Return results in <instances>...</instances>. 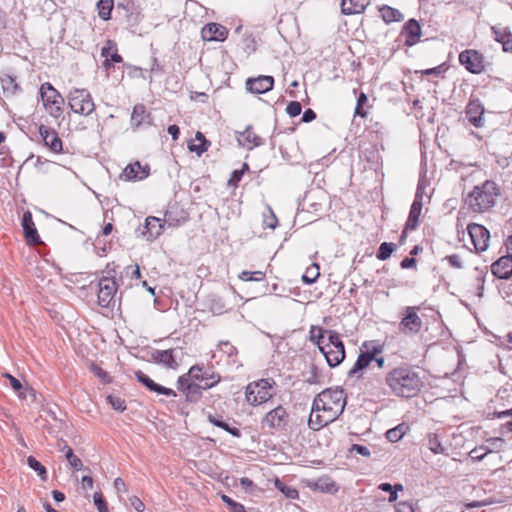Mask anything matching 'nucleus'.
Instances as JSON below:
<instances>
[{"label": "nucleus", "instance_id": "obj_50", "mask_svg": "<svg viewBox=\"0 0 512 512\" xmlns=\"http://www.w3.org/2000/svg\"><path fill=\"white\" fill-rule=\"evenodd\" d=\"M276 486L287 498L297 499L299 496V493L295 488L286 486L279 480H276Z\"/></svg>", "mask_w": 512, "mask_h": 512}, {"label": "nucleus", "instance_id": "obj_48", "mask_svg": "<svg viewBox=\"0 0 512 512\" xmlns=\"http://www.w3.org/2000/svg\"><path fill=\"white\" fill-rule=\"evenodd\" d=\"M367 101H368L367 95L364 92H361L357 99V103H356V107H355V111H354L355 115H358L361 117H366L367 113L363 109V106L367 103Z\"/></svg>", "mask_w": 512, "mask_h": 512}, {"label": "nucleus", "instance_id": "obj_58", "mask_svg": "<svg viewBox=\"0 0 512 512\" xmlns=\"http://www.w3.org/2000/svg\"><path fill=\"white\" fill-rule=\"evenodd\" d=\"M350 451L356 452L357 454L365 457H369L371 455L369 448L360 444H353Z\"/></svg>", "mask_w": 512, "mask_h": 512}, {"label": "nucleus", "instance_id": "obj_59", "mask_svg": "<svg viewBox=\"0 0 512 512\" xmlns=\"http://www.w3.org/2000/svg\"><path fill=\"white\" fill-rule=\"evenodd\" d=\"M111 44H112V42L110 40H108L106 46H104L101 49V55L106 58V60L104 61V66L106 68L111 66V64L109 63V58H108L109 56L111 57Z\"/></svg>", "mask_w": 512, "mask_h": 512}, {"label": "nucleus", "instance_id": "obj_55", "mask_svg": "<svg viewBox=\"0 0 512 512\" xmlns=\"http://www.w3.org/2000/svg\"><path fill=\"white\" fill-rule=\"evenodd\" d=\"M443 260H446L452 268H463V262L458 254L447 255Z\"/></svg>", "mask_w": 512, "mask_h": 512}, {"label": "nucleus", "instance_id": "obj_19", "mask_svg": "<svg viewBox=\"0 0 512 512\" xmlns=\"http://www.w3.org/2000/svg\"><path fill=\"white\" fill-rule=\"evenodd\" d=\"M39 134L44 142V145L48 147L52 152H62L63 142L54 129L45 125H41L39 127Z\"/></svg>", "mask_w": 512, "mask_h": 512}, {"label": "nucleus", "instance_id": "obj_26", "mask_svg": "<svg viewBox=\"0 0 512 512\" xmlns=\"http://www.w3.org/2000/svg\"><path fill=\"white\" fill-rule=\"evenodd\" d=\"M201 34L205 41H224L228 36V30L221 24L209 23L202 28Z\"/></svg>", "mask_w": 512, "mask_h": 512}, {"label": "nucleus", "instance_id": "obj_28", "mask_svg": "<svg viewBox=\"0 0 512 512\" xmlns=\"http://www.w3.org/2000/svg\"><path fill=\"white\" fill-rule=\"evenodd\" d=\"M335 421L331 415L327 414L325 411L316 410L314 403L312 404V410L308 419V426L310 429L317 431L328 425L329 423Z\"/></svg>", "mask_w": 512, "mask_h": 512}, {"label": "nucleus", "instance_id": "obj_23", "mask_svg": "<svg viewBox=\"0 0 512 512\" xmlns=\"http://www.w3.org/2000/svg\"><path fill=\"white\" fill-rule=\"evenodd\" d=\"M135 377L142 385H144L151 392H155L157 394H162L167 397H176V395H177L173 389L166 388L160 384H157L148 375H146L142 371H136Z\"/></svg>", "mask_w": 512, "mask_h": 512}, {"label": "nucleus", "instance_id": "obj_15", "mask_svg": "<svg viewBox=\"0 0 512 512\" xmlns=\"http://www.w3.org/2000/svg\"><path fill=\"white\" fill-rule=\"evenodd\" d=\"M468 234L477 252H484L488 248L490 233L483 225L471 223L467 227Z\"/></svg>", "mask_w": 512, "mask_h": 512}, {"label": "nucleus", "instance_id": "obj_14", "mask_svg": "<svg viewBox=\"0 0 512 512\" xmlns=\"http://www.w3.org/2000/svg\"><path fill=\"white\" fill-rule=\"evenodd\" d=\"M177 388L184 393L186 401L191 403L198 402L201 399L202 391L204 390L203 387H201V384L193 382L184 374L178 378Z\"/></svg>", "mask_w": 512, "mask_h": 512}, {"label": "nucleus", "instance_id": "obj_31", "mask_svg": "<svg viewBox=\"0 0 512 512\" xmlns=\"http://www.w3.org/2000/svg\"><path fill=\"white\" fill-rule=\"evenodd\" d=\"M370 0H342L341 12L344 15H353L362 13L369 5Z\"/></svg>", "mask_w": 512, "mask_h": 512}, {"label": "nucleus", "instance_id": "obj_3", "mask_svg": "<svg viewBox=\"0 0 512 512\" xmlns=\"http://www.w3.org/2000/svg\"><path fill=\"white\" fill-rule=\"evenodd\" d=\"M316 410L325 411L335 420L343 413L346 405V394L342 388H327L313 400Z\"/></svg>", "mask_w": 512, "mask_h": 512}, {"label": "nucleus", "instance_id": "obj_32", "mask_svg": "<svg viewBox=\"0 0 512 512\" xmlns=\"http://www.w3.org/2000/svg\"><path fill=\"white\" fill-rule=\"evenodd\" d=\"M207 419L211 424L225 430L232 436H234L236 438L241 437L240 429H238L237 427L230 426V424L227 421H225L221 415L209 413L207 415Z\"/></svg>", "mask_w": 512, "mask_h": 512}, {"label": "nucleus", "instance_id": "obj_4", "mask_svg": "<svg viewBox=\"0 0 512 512\" xmlns=\"http://www.w3.org/2000/svg\"><path fill=\"white\" fill-rule=\"evenodd\" d=\"M291 417L287 409L278 405L268 411L261 419L262 429H267L271 434L285 433L290 426Z\"/></svg>", "mask_w": 512, "mask_h": 512}, {"label": "nucleus", "instance_id": "obj_64", "mask_svg": "<svg viewBox=\"0 0 512 512\" xmlns=\"http://www.w3.org/2000/svg\"><path fill=\"white\" fill-rule=\"evenodd\" d=\"M316 116V113L312 109L308 108L307 110L304 111L302 115V121L305 123H309L315 120Z\"/></svg>", "mask_w": 512, "mask_h": 512}, {"label": "nucleus", "instance_id": "obj_60", "mask_svg": "<svg viewBox=\"0 0 512 512\" xmlns=\"http://www.w3.org/2000/svg\"><path fill=\"white\" fill-rule=\"evenodd\" d=\"M130 505L137 511V512H144L145 505L144 503L137 497L132 496L130 499Z\"/></svg>", "mask_w": 512, "mask_h": 512}, {"label": "nucleus", "instance_id": "obj_13", "mask_svg": "<svg viewBox=\"0 0 512 512\" xmlns=\"http://www.w3.org/2000/svg\"><path fill=\"white\" fill-rule=\"evenodd\" d=\"M330 344H333L334 350H327L325 352V359L327 364L334 368L342 363L345 358L344 343L340 339L338 332H329Z\"/></svg>", "mask_w": 512, "mask_h": 512}, {"label": "nucleus", "instance_id": "obj_49", "mask_svg": "<svg viewBox=\"0 0 512 512\" xmlns=\"http://www.w3.org/2000/svg\"><path fill=\"white\" fill-rule=\"evenodd\" d=\"M94 505L96 506L98 512H109L108 504L104 499L101 492H95L93 495Z\"/></svg>", "mask_w": 512, "mask_h": 512}, {"label": "nucleus", "instance_id": "obj_6", "mask_svg": "<svg viewBox=\"0 0 512 512\" xmlns=\"http://www.w3.org/2000/svg\"><path fill=\"white\" fill-rule=\"evenodd\" d=\"M39 93L49 115L54 118H59L62 115L65 102L62 95L49 82H45L41 85Z\"/></svg>", "mask_w": 512, "mask_h": 512}, {"label": "nucleus", "instance_id": "obj_10", "mask_svg": "<svg viewBox=\"0 0 512 512\" xmlns=\"http://www.w3.org/2000/svg\"><path fill=\"white\" fill-rule=\"evenodd\" d=\"M184 375L188 376L193 382L201 384V387L206 390L214 387L221 380L220 375L204 370V368L199 365L192 366Z\"/></svg>", "mask_w": 512, "mask_h": 512}, {"label": "nucleus", "instance_id": "obj_8", "mask_svg": "<svg viewBox=\"0 0 512 512\" xmlns=\"http://www.w3.org/2000/svg\"><path fill=\"white\" fill-rule=\"evenodd\" d=\"M460 64L472 74H481L486 70L488 62L484 55L475 49H466L459 54Z\"/></svg>", "mask_w": 512, "mask_h": 512}, {"label": "nucleus", "instance_id": "obj_54", "mask_svg": "<svg viewBox=\"0 0 512 512\" xmlns=\"http://www.w3.org/2000/svg\"><path fill=\"white\" fill-rule=\"evenodd\" d=\"M302 106L298 101H291L287 107L286 112L290 117H296L301 114Z\"/></svg>", "mask_w": 512, "mask_h": 512}, {"label": "nucleus", "instance_id": "obj_35", "mask_svg": "<svg viewBox=\"0 0 512 512\" xmlns=\"http://www.w3.org/2000/svg\"><path fill=\"white\" fill-rule=\"evenodd\" d=\"M381 18L386 23L400 22L403 20V14L395 8L384 5L379 9Z\"/></svg>", "mask_w": 512, "mask_h": 512}, {"label": "nucleus", "instance_id": "obj_61", "mask_svg": "<svg viewBox=\"0 0 512 512\" xmlns=\"http://www.w3.org/2000/svg\"><path fill=\"white\" fill-rule=\"evenodd\" d=\"M395 512H414V509L411 503L402 501L395 506Z\"/></svg>", "mask_w": 512, "mask_h": 512}, {"label": "nucleus", "instance_id": "obj_47", "mask_svg": "<svg viewBox=\"0 0 512 512\" xmlns=\"http://www.w3.org/2000/svg\"><path fill=\"white\" fill-rule=\"evenodd\" d=\"M249 169V166L247 163H244L243 164V169L242 170H234L228 180V185L229 186H233V187H237L239 182L241 181L242 179V176L244 174V170H247Z\"/></svg>", "mask_w": 512, "mask_h": 512}, {"label": "nucleus", "instance_id": "obj_46", "mask_svg": "<svg viewBox=\"0 0 512 512\" xmlns=\"http://www.w3.org/2000/svg\"><path fill=\"white\" fill-rule=\"evenodd\" d=\"M107 402L112 406V408L118 412H123L126 410V402L119 396L116 395H108Z\"/></svg>", "mask_w": 512, "mask_h": 512}, {"label": "nucleus", "instance_id": "obj_38", "mask_svg": "<svg viewBox=\"0 0 512 512\" xmlns=\"http://www.w3.org/2000/svg\"><path fill=\"white\" fill-rule=\"evenodd\" d=\"M99 17L103 20H108L111 17L113 9V0H99L97 3Z\"/></svg>", "mask_w": 512, "mask_h": 512}, {"label": "nucleus", "instance_id": "obj_44", "mask_svg": "<svg viewBox=\"0 0 512 512\" xmlns=\"http://www.w3.org/2000/svg\"><path fill=\"white\" fill-rule=\"evenodd\" d=\"M316 489L322 492H332L336 491V485L330 478H320L315 483Z\"/></svg>", "mask_w": 512, "mask_h": 512}, {"label": "nucleus", "instance_id": "obj_16", "mask_svg": "<svg viewBox=\"0 0 512 512\" xmlns=\"http://www.w3.org/2000/svg\"><path fill=\"white\" fill-rule=\"evenodd\" d=\"M149 174V165H141L139 161H136L128 164L119 177L121 180L125 181H141L147 178Z\"/></svg>", "mask_w": 512, "mask_h": 512}, {"label": "nucleus", "instance_id": "obj_29", "mask_svg": "<svg viewBox=\"0 0 512 512\" xmlns=\"http://www.w3.org/2000/svg\"><path fill=\"white\" fill-rule=\"evenodd\" d=\"M494 40L502 45V50L506 53H512V32L508 27H491Z\"/></svg>", "mask_w": 512, "mask_h": 512}, {"label": "nucleus", "instance_id": "obj_41", "mask_svg": "<svg viewBox=\"0 0 512 512\" xmlns=\"http://www.w3.org/2000/svg\"><path fill=\"white\" fill-rule=\"evenodd\" d=\"M146 108L142 104L135 105L131 115V121L135 126H140L146 117Z\"/></svg>", "mask_w": 512, "mask_h": 512}, {"label": "nucleus", "instance_id": "obj_34", "mask_svg": "<svg viewBox=\"0 0 512 512\" xmlns=\"http://www.w3.org/2000/svg\"><path fill=\"white\" fill-rule=\"evenodd\" d=\"M329 332L335 331L323 329L320 326H311L309 331V339L312 343L319 347L326 339H329Z\"/></svg>", "mask_w": 512, "mask_h": 512}, {"label": "nucleus", "instance_id": "obj_12", "mask_svg": "<svg viewBox=\"0 0 512 512\" xmlns=\"http://www.w3.org/2000/svg\"><path fill=\"white\" fill-rule=\"evenodd\" d=\"M382 353V347L377 345L373 346L371 349L367 351H362L358 357L353 367L348 371L349 378H360L362 376V371L367 368L370 363L375 358V355H379Z\"/></svg>", "mask_w": 512, "mask_h": 512}, {"label": "nucleus", "instance_id": "obj_39", "mask_svg": "<svg viewBox=\"0 0 512 512\" xmlns=\"http://www.w3.org/2000/svg\"><path fill=\"white\" fill-rule=\"evenodd\" d=\"M407 429L408 426H406L405 424H399L386 432V438L390 442H397L405 435Z\"/></svg>", "mask_w": 512, "mask_h": 512}, {"label": "nucleus", "instance_id": "obj_22", "mask_svg": "<svg viewBox=\"0 0 512 512\" xmlns=\"http://www.w3.org/2000/svg\"><path fill=\"white\" fill-rule=\"evenodd\" d=\"M177 349H167V350H154L151 353L152 360L169 369H176L178 367L177 358Z\"/></svg>", "mask_w": 512, "mask_h": 512}, {"label": "nucleus", "instance_id": "obj_25", "mask_svg": "<svg viewBox=\"0 0 512 512\" xmlns=\"http://www.w3.org/2000/svg\"><path fill=\"white\" fill-rule=\"evenodd\" d=\"M21 224H22L26 242L29 245L35 246V245L41 243V240H40L38 231L35 227L31 212L27 211L23 214Z\"/></svg>", "mask_w": 512, "mask_h": 512}, {"label": "nucleus", "instance_id": "obj_36", "mask_svg": "<svg viewBox=\"0 0 512 512\" xmlns=\"http://www.w3.org/2000/svg\"><path fill=\"white\" fill-rule=\"evenodd\" d=\"M4 377H6L9 380L11 387L15 392H17L20 398L26 399L27 392L33 394V389L31 387H23L22 383L11 374L5 373Z\"/></svg>", "mask_w": 512, "mask_h": 512}, {"label": "nucleus", "instance_id": "obj_53", "mask_svg": "<svg viewBox=\"0 0 512 512\" xmlns=\"http://www.w3.org/2000/svg\"><path fill=\"white\" fill-rule=\"evenodd\" d=\"M219 349L228 357H233L237 354V349L229 341H221Z\"/></svg>", "mask_w": 512, "mask_h": 512}, {"label": "nucleus", "instance_id": "obj_1", "mask_svg": "<svg viewBox=\"0 0 512 512\" xmlns=\"http://www.w3.org/2000/svg\"><path fill=\"white\" fill-rule=\"evenodd\" d=\"M385 384L393 395L411 398L421 391L423 381L413 367L404 364L391 369L386 374Z\"/></svg>", "mask_w": 512, "mask_h": 512}, {"label": "nucleus", "instance_id": "obj_24", "mask_svg": "<svg viewBox=\"0 0 512 512\" xmlns=\"http://www.w3.org/2000/svg\"><path fill=\"white\" fill-rule=\"evenodd\" d=\"M237 141L240 146L249 150L264 144L263 139L254 132L251 125H248L244 131L237 132Z\"/></svg>", "mask_w": 512, "mask_h": 512}, {"label": "nucleus", "instance_id": "obj_63", "mask_svg": "<svg viewBox=\"0 0 512 512\" xmlns=\"http://www.w3.org/2000/svg\"><path fill=\"white\" fill-rule=\"evenodd\" d=\"M114 487L117 490L118 493H126L128 491L127 486L124 482V480L120 477H117L114 480Z\"/></svg>", "mask_w": 512, "mask_h": 512}, {"label": "nucleus", "instance_id": "obj_18", "mask_svg": "<svg viewBox=\"0 0 512 512\" xmlns=\"http://www.w3.org/2000/svg\"><path fill=\"white\" fill-rule=\"evenodd\" d=\"M401 37H404V44L408 47L415 45L422 36V30L416 19H409L402 27Z\"/></svg>", "mask_w": 512, "mask_h": 512}, {"label": "nucleus", "instance_id": "obj_17", "mask_svg": "<svg viewBox=\"0 0 512 512\" xmlns=\"http://www.w3.org/2000/svg\"><path fill=\"white\" fill-rule=\"evenodd\" d=\"M422 199H423V190L421 183H418L417 191L415 194L414 201L410 207L409 215L406 221V230H415L418 226V220L422 211Z\"/></svg>", "mask_w": 512, "mask_h": 512}, {"label": "nucleus", "instance_id": "obj_11", "mask_svg": "<svg viewBox=\"0 0 512 512\" xmlns=\"http://www.w3.org/2000/svg\"><path fill=\"white\" fill-rule=\"evenodd\" d=\"M118 286L113 277H102L98 282V304L108 308L114 304Z\"/></svg>", "mask_w": 512, "mask_h": 512}, {"label": "nucleus", "instance_id": "obj_7", "mask_svg": "<svg viewBox=\"0 0 512 512\" xmlns=\"http://www.w3.org/2000/svg\"><path fill=\"white\" fill-rule=\"evenodd\" d=\"M68 105L74 113L82 116H88L95 110V103L87 89H72L68 95Z\"/></svg>", "mask_w": 512, "mask_h": 512}, {"label": "nucleus", "instance_id": "obj_56", "mask_svg": "<svg viewBox=\"0 0 512 512\" xmlns=\"http://www.w3.org/2000/svg\"><path fill=\"white\" fill-rule=\"evenodd\" d=\"M482 450H484L483 447L474 448L473 450H471L470 454H469L471 459L474 461H481L484 459V457L486 456L487 453L492 452L491 449H487L484 452H481Z\"/></svg>", "mask_w": 512, "mask_h": 512}, {"label": "nucleus", "instance_id": "obj_21", "mask_svg": "<svg viewBox=\"0 0 512 512\" xmlns=\"http://www.w3.org/2000/svg\"><path fill=\"white\" fill-rule=\"evenodd\" d=\"M484 107L479 99H471L465 110L466 118L476 128L484 125Z\"/></svg>", "mask_w": 512, "mask_h": 512}, {"label": "nucleus", "instance_id": "obj_5", "mask_svg": "<svg viewBox=\"0 0 512 512\" xmlns=\"http://www.w3.org/2000/svg\"><path fill=\"white\" fill-rule=\"evenodd\" d=\"M275 382L271 379H260L251 382L245 390L246 401L253 406L268 402L273 396Z\"/></svg>", "mask_w": 512, "mask_h": 512}, {"label": "nucleus", "instance_id": "obj_52", "mask_svg": "<svg viewBox=\"0 0 512 512\" xmlns=\"http://www.w3.org/2000/svg\"><path fill=\"white\" fill-rule=\"evenodd\" d=\"M209 146H210V141H205V142H202L199 144H195V143L191 142L188 144V149L191 152H195L198 156H201L204 152H206L208 150Z\"/></svg>", "mask_w": 512, "mask_h": 512}, {"label": "nucleus", "instance_id": "obj_2", "mask_svg": "<svg viewBox=\"0 0 512 512\" xmlns=\"http://www.w3.org/2000/svg\"><path fill=\"white\" fill-rule=\"evenodd\" d=\"M499 194L498 185L492 180H486L473 188L465 202L473 212L485 213L495 206Z\"/></svg>", "mask_w": 512, "mask_h": 512}, {"label": "nucleus", "instance_id": "obj_20", "mask_svg": "<svg viewBox=\"0 0 512 512\" xmlns=\"http://www.w3.org/2000/svg\"><path fill=\"white\" fill-rule=\"evenodd\" d=\"M245 85L249 92L263 94L273 89L274 78L272 76L260 75L257 78H248Z\"/></svg>", "mask_w": 512, "mask_h": 512}, {"label": "nucleus", "instance_id": "obj_57", "mask_svg": "<svg viewBox=\"0 0 512 512\" xmlns=\"http://www.w3.org/2000/svg\"><path fill=\"white\" fill-rule=\"evenodd\" d=\"M92 372L94 373L95 376H97L98 378H100L101 380H103L104 382L106 383H109L111 382V378L110 376L108 375V373L106 371H104L102 368L98 367V366H95L93 365L92 366Z\"/></svg>", "mask_w": 512, "mask_h": 512}, {"label": "nucleus", "instance_id": "obj_27", "mask_svg": "<svg viewBox=\"0 0 512 512\" xmlns=\"http://www.w3.org/2000/svg\"><path fill=\"white\" fill-rule=\"evenodd\" d=\"M491 271L499 279H508L512 275V255L500 257L491 265Z\"/></svg>", "mask_w": 512, "mask_h": 512}, {"label": "nucleus", "instance_id": "obj_42", "mask_svg": "<svg viewBox=\"0 0 512 512\" xmlns=\"http://www.w3.org/2000/svg\"><path fill=\"white\" fill-rule=\"evenodd\" d=\"M28 466L37 472L40 478L45 481L47 479V470L46 468L33 456H29L27 458Z\"/></svg>", "mask_w": 512, "mask_h": 512}, {"label": "nucleus", "instance_id": "obj_62", "mask_svg": "<svg viewBox=\"0 0 512 512\" xmlns=\"http://www.w3.org/2000/svg\"><path fill=\"white\" fill-rule=\"evenodd\" d=\"M306 382L309 384L319 383L318 370L315 365H312L310 376L306 379Z\"/></svg>", "mask_w": 512, "mask_h": 512}, {"label": "nucleus", "instance_id": "obj_33", "mask_svg": "<svg viewBox=\"0 0 512 512\" xmlns=\"http://www.w3.org/2000/svg\"><path fill=\"white\" fill-rule=\"evenodd\" d=\"M57 446L60 451L65 453L67 461L74 470L79 471L82 469L83 463L81 459L74 454L72 448L64 440L59 441Z\"/></svg>", "mask_w": 512, "mask_h": 512}, {"label": "nucleus", "instance_id": "obj_43", "mask_svg": "<svg viewBox=\"0 0 512 512\" xmlns=\"http://www.w3.org/2000/svg\"><path fill=\"white\" fill-rule=\"evenodd\" d=\"M395 250V245L393 243L383 242L378 248L377 258L381 261L387 260Z\"/></svg>", "mask_w": 512, "mask_h": 512}, {"label": "nucleus", "instance_id": "obj_40", "mask_svg": "<svg viewBox=\"0 0 512 512\" xmlns=\"http://www.w3.org/2000/svg\"><path fill=\"white\" fill-rule=\"evenodd\" d=\"M320 276L319 265L313 263L310 267H308L305 273L302 276V280L306 284H313Z\"/></svg>", "mask_w": 512, "mask_h": 512}, {"label": "nucleus", "instance_id": "obj_9", "mask_svg": "<svg viewBox=\"0 0 512 512\" xmlns=\"http://www.w3.org/2000/svg\"><path fill=\"white\" fill-rule=\"evenodd\" d=\"M419 306H407L403 310L400 330L404 334H417L422 329V319L418 315Z\"/></svg>", "mask_w": 512, "mask_h": 512}, {"label": "nucleus", "instance_id": "obj_37", "mask_svg": "<svg viewBox=\"0 0 512 512\" xmlns=\"http://www.w3.org/2000/svg\"><path fill=\"white\" fill-rule=\"evenodd\" d=\"M427 446L434 454H443L445 448L442 446L441 441L436 433H429L427 435Z\"/></svg>", "mask_w": 512, "mask_h": 512}, {"label": "nucleus", "instance_id": "obj_51", "mask_svg": "<svg viewBox=\"0 0 512 512\" xmlns=\"http://www.w3.org/2000/svg\"><path fill=\"white\" fill-rule=\"evenodd\" d=\"M278 224V219L274 214L271 207H268V215L264 214L263 225L266 228L275 229Z\"/></svg>", "mask_w": 512, "mask_h": 512}, {"label": "nucleus", "instance_id": "obj_30", "mask_svg": "<svg viewBox=\"0 0 512 512\" xmlns=\"http://www.w3.org/2000/svg\"><path fill=\"white\" fill-rule=\"evenodd\" d=\"M163 226L161 219L149 216L145 220L142 234L146 236L147 240L152 241L162 234Z\"/></svg>", "mask_w": 512, "mask_h": 512}, {"label": "nucleus", "instance_id": "obj_45", "mask_svg": "<svg viewBox=\"0 0 512 512\" xmlns=\"http://www.w3.org/2000/svg\"><path fill=\"white\" fill-rule=\"evenodd\" d=\"M239 278L243 281H263L265 273L262 271H243L240 273Z\"/></svg>", "mask_w": 512, "mask_h": 512}]
</instances>
